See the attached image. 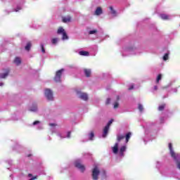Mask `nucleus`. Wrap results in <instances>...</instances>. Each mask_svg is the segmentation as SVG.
Here are the masks:
<instances>
[{"instance_id": "1", "label": "nucleus", "mask_w": 180, "mask_h": 180, "mask_svg": "<svg viewBox=\"0 0 180 180\" xmlns=\"http://www.w3.org/2000/svg\"><path fill=\"white\" fill-rule=\"evenodd\" d=\"M63 72H64V69H60L56 72V75L53 79L55 82H61V76L63 75Z\"/></svg>"}, {"instance_id": "2", "label": "nucleus", "mask_w": 180, "mask_h": 180, "mask_svg": "<svg viewBox=\"0 0 180 180\" xmlns=\"http://www.w3.org/2000/svg\"><path fill=\"white\" fill-rule=\"evenodd\" d=\"M99 174H101V171L98 166H95L94 168L92 169V179L94 180H98L99 176Z\"/></svg>"}, {"instance_id": "3", "label": "nucleus", "mask_w": 180, "mask_h": 180, "mask_svg": "<svg viewBox=\"0 0 180 180\" xmlns=\"http://www.w3.org/2000/svg\"><path fill=\"white\" fill-rule=\"evenodd\" d=\"M58 34H63L62 39L63 40H68V35H67V32H65V30L63 28V27H60L57 31Z\"/></svg>"}, {"instance_id": "4", "label": "nucleus", "mask_w": 180, "mask_h": 180, "mask_svg": "<svg viewBox=\"0 0 180 180\" xmlns=\"http://www.w3.org/2000/svg\"><path fill=\"white\" fill-rule=\"evenodd\" d=\"M45 96L48 99V101H53V91L49 89H45Z\"/></svg>"}, {"instance_id": "5", "label": "nucleus", "mask_w": 180, "mask_h": 180, "mask_svg": "<svg viewBox=\"0 0 180 180\" xmlns=\"http://www.w3.org/2000/svg\"><path fill=\"white\" fill-rule=\"evenodd\" d=\"M75 167H76V168H78L79 169H80V171H82V172H84V171H85V166L84 165L81 164L79 160H77L75 162Z\"/></svg>"}, {"instance_id": "6", "label": "nucleus", "mask_w": 180, "mask_h": 180, "mask_svg": "<svg viewBox=\"0 0 180 180\" xmlns=\"http://www.w3.org/2000/svg\"><path fill=\"white\" fill-rule=\"evenodd\" d=\"M170 155L172 158H173L175 162H178L180 160V155L179 153H176L174 151H172L170 153Z\"/></svg>"}, {"instance_id": "7", "label": "nucleus", "mask_w": 180, "mask_h": 180, "mask_svg": "<svg viewBox=\"0 0 180 180\" xmlns=\"http://www.w3.org/2000/svg\"><path fill=\"white\" fill-rule=\"evenodd\" d=\"M77 95H79V98L82 99V101H88V94H86V93H81V91H77Z\"/></svg>"}, {"instance_id": "8", "label": "nucleus", "mask_w": 180, "mask_h": 180, "mask_svg": "<svg viewBox=\"0 0 180 180\" xmlns=\"http://www.w3.org/2000/svg\"><path fill=\"white\" fill-rule=\"evenodd\" d=\"M112 153L114 154H117V153H119V143H116L114 146V147L112 148Z\"/></svg>"}, {"instance_id": "9", "label": "nucleus", "mask_w": 180, "mask_h": 180, "mask_svg": "<svg viewBox=\"0 0 180 180\" xmlns=\"http://www.w3.org/2000/svg\"><path fill=\"white\" fill-rule=\"evenodd\" d=\"M103 13V11H102V8L98 7L96 9L95 15H96L97 16H99V15H102Z\"/></svg>"}, {"instance_id": "10", "label": "nucleus", "mask_w": 180, "mask_h": 180, "mask_svg": "<svg viewBox=\"0 0 180 180\" xmlns=\"http://www.w3.org/2000/svg\"><path fill=\"white\" fill-rule=\"evenodd\" d=\"M108 132H109V127L105 126L103 129V137L104 139L108 136Z\"/></svg>"}, {"instance_id": "11", "label": "nucleus", "mask_w": 180, "mask_h": 180, "mask_svg": "<svg viewBox=\"0 0 180 180\" xmlns=\"http://www.w3.org/2000/svg\"><path fill=\"white\" fill-rule=\"evenodd\" d=\"M8 75H9V70H6L4 73L0 75V78L5 79Z\"/></svg>"}, {"instance_id": "12", "label": "nucleus", "mask_w": 180, "mask_h": 180, "mask_svg": "<svg viewBox=\"0 0 180 180\" xmlns=\"http://www.w3.org/2000/svg\"><path fill=\"white\" fill-rule=\"evenodd\" d=\"M84 71L85 76L87 77V78H89L91 74V69H84Z\"/></svg>"}, {"instance_id": "13", "label": "nucleus", "mask_w": 180, "mask_h": 180, "mask_svg": "<svg viewBox=\"0 0 180 180\" xmlns=\"http://www.w3.org/2000/svg\"><path fill=\"white\" fill-rule=\"evenodd\" d=\"M14 63L16 64V65H20V64L22 63L20 58L16 57L14 60Z\"/></svg>"}, {"instance_id": "14", "label": "nucleus", "mask_w": 180, "mask_h": 180, "mask_svg": "<svg viewBox=\"0 0 180 180\" xmlns=\"http://www.w3.org/2000/svg\"><path fill=\"white\" fill-rule=\"evenodd\" d=\"M126 151V146H122L120 148V155L122 156H124V152Z\"/></svg>"}, {"instance_id": "15", "label": "nucleus", "mask_w": 180, "mask_h": 180, "mask_svg": "<svg viewBox=\"0 0 180 180\" xmlns=\"http://www.w3.org/2000/svg\"><path fill=\"white\" fill-rule=\"evenodd\" d=\"M79 56H84L88 57V56H89V52L88 51H80L79 52Z\"/></svg>"}, {"instance_id": "16", "label": "nucleus", "mask_w": 180, "mask_h": 180, "mask_svg": "<svg viewBox=\"0 0 180 180\" xmlns=\"http://www.w3.org/2000/svg\"><path fill=\"white\" fill-rule=\"evenodd\" d=\"M160 18L161 19H162L163 20H168L169 19V17L168 16V15L167 14H161L160 15Z\"/></svg>"}, {"instance_id": "17", "label": "nucleus", "mask_w": 180, "mask_h": 180, "mask_svg": "<svg viewBox=\"0 0 180 180\" xmlns=\"http://www.w3.org/2000/svg\"><path fill=\"white\" fill-rule=\"evenodd\" d=\"M130 137H131V132H128L125 136L126 143H129V140H130Z\"/></svg>"}, {"instance_id": "18", "label": "nucleus", "mask_w": 180, "mask_h": 180, "mask_svg": "<svg viewBox=\"0 0 180 180\" xmlns=\"http://www.w3.org/2000/svg\"><path fill=\"white\" fill-rule=\"evenodd\" d=\"M124 135H117V141L120 143V141H122V140L124 139Z\"/></svg>"}, {"instance_id": "19", "label": "nucleus", "mask_w": 180, "mask_h": 180, "mask_svg": "<svg viewBox=\"0 0 180 180\" xmlns=\"http://www.w3.org/2000/svg\"><path fill=\"white\" fill-rule=\"evenodd\" d=\"M63 23H67V22H71V17H65L63 18Z\"/></svg>"}, {"instance_id": "20", "label": "nucleus", "mask_w": 180, "mask_h": 180, "mask_svg": "<svg viewBox=\"0 0 180 180\" xmlns=\"http://www.w3.org/2000/svg\"><path fill=\"white\" fill-rule=\"evenodd\" d=\"M31 47H32V43L27 42V44L25 46V50H27V51H29L30 50Z\"/></svg>"}, {"instance_id": "21", "label": "nucleus", "mask_w": 180, "mask_h": 180, "mask_svg": "<svg viewBox=\"0 0 180 180\" xmlns=\"http://www.w3.org/2000/svg\"><path fill=\"white\" fill-rule=\"evenodd\" d=\"M110 11H111L112 15H113V16H116V11L113 9L112 6H110Z\"/></svg>"}, {"instance_id": "22", "label": "nucleus", "mask_w": 180, "mask_h": 180, "mask_svg": "<svg viewBox=\"0 0 180 180\" xmlns=\"http://www.w3.org/2000/svg\"><path fill=\"white\" fill-rule=\"evenodd\" d=\"M161 78H162V75L161 74L158 75L156 79L157 84H159L160 81H161Z\"/></svg>"}, {"instance_id": "23", "label": "nucleus", "mask_w": 180, "mask_h": 180, "mask_svg": "<svg viewBox=\"0 0 180 180\" xmlns=\"http://www.w3.org/2000/svg\"><path fill=\"white\" fill-rule=\"evenodd\" d=\"M164 109H165V104H162L161 105H159L158 110L162 111V110H164Z\"/></svg>"}, {"instance_id": "24", "label": "nucleus", "mask_w": 180, "mask_h": 180, "mask_svg": "<svg viewBox=\"0 0 180 180\" xmlns=\"http://www.w3.org/2000/svg\"><path fill=\"white\" fill-rule=\"evenodd\" d=\"M30 110L31 112H36V110H37V105H33L30 109Z\"/></svg>"}, {"instance_id": "25", "label": "nucleus", "mask_w": 180, "mask_h": 180, "mask_svg": "<svg viewBox=\"0 0 180 180\" xmlns=\"http://www.w3.org/2000/svg\"><path fill=\"white\" fill-rule=\"evenodd\" d=\"M94 137H95V134L94 131H91L89 134V140H94Z\"/></svg>"}, {"instance_id": "26", "label": "nucleus", "mask_w": 180, "mask_h": 180, "mask_svg": "<svg viewBox=\"0 0 180 180\" xmlns=\"http://www.w3.org/2000/svg\"><path fill=\"white\" fill-rule=\"evenodd\" d=\"M57 41H58V38H53L51 39L52 44H57Z\"/></svg>"}, {"instance_id": "27", "label": "nucleus", "mask_w": 180, "mask_h": 180, "mask_svg": "<svg viewBox=\"0 0 180 180\" xmlns=\"http://www.w3.org/2000/svg\"><path fill=\"white\" fill-rule=\"evenodd\" d=\"M95 33H98V30H90L89 32V34H95Z\"/></svg>"}, {"instance_id": "28", "label": "nucleus", "mask_w": 180, "mask_h": 180, "mask_svg": "<svg viewBox=\"0 0 180 180\" xmlns=\"http://www.w3.org/2000/svg\"><path fill=\"white\" fill-rule=\"evenodd\" d=\"M169 54L168 53H165V55H164V56H163V60H164V61H167V60H168V58H169Z\"/></svg>"}, {"instance_id": "29", "label": "nucleus", "mask_w": 180, "mask_h": 180, "mask_svg": "<svg viewBox=\"0 0 180 180\" xmlns=\"http://www.w3.org/2000/svg\"><path fill=\"white\" fill-rule=\"evenodd\" d=\"M138 109L140 112H143V110H144V108H143V105L139 104Z\"/></svg>"}, {"instance_id": "30", "label": "nucleus", "mask_w": 180, "mask_h": 180, "mask_svg": "<svg viewBox=\"0 0 180 180\" xmlns=\"http://www.w3.org/2000/svg\"><path fill=\"white\" fill-rule=\"evenodd\" d=\"M113 123V120H110L108 122V124H107V125L105 126V127H110V124H112Z\"/></svg>"}, {"instance_id": "31", "label": "nucleus", "mask_w": 180, "mask_h": 180, "mask_svg": "<svg viewBox=\"0 0 180 180\" xmlns=\"http://www.w3.org/2000/svg\"><path fill=\"white\" fill-rule=\"evenodd\" d=\"M169 148L170 153H172V151H174V149H172V143H169Z\"/></svg>"}, {"instance_id": "32", "label": "nucleus", "mask_w": 180, "mask_h": 180, "mask_svg": "<svg viewBox=\"0 0 180 180\" xmlns=\"http://www.w3.org/2000/svg\"><path fill=\"white\" fill-rule=\"evenodd\" d=\"M41 49L42 53H46V49H44V45L41 44Z\"/></svg>"}, {"instance_id": "33", "label": "nucleus", "mask_w": 180, "mask_h": 180, "mask_svg": "<svg viewBox=\"0 0 180 180\" xmlns=\"http://www.w3.org/2000/svg\"><path fill=\"white\" fill-rule=\"evenodd\" d=\"M114 108H115V109H117V108H119V103L115 102L114 103Z\"/></svg>"}, {"instance_id": "34", "label": "nucleus", "mask_w": 180, "mask_h": 180, "mask_svg": "<svg viewBox=\"0 0 180 180\" xmlns=\"http://www.w3.org/2000/svg\"><path fill=\"white\" fill-rule=\"evenodd\" d=\"M176 167H177L178 169L180 170V160L176 162Z\"/></svg>"}, {"instance_id": "35", "label": "nucleus", "mask_w": 180, "mask_h": 180, "mask_svg": "<svg viewBox=\"0 0 180 180\" xmlns=\"http://www.w3.org/2000/svg\"><path fill=\"white\" fill-rule=\"evenodd\" d=\"M105 103L109 105V103H110V98H107Z\"/></svg>"}, {"instance_id": "36", "label": "nucleus", "mask_w": 180, "mask_h": 180, "mask_svg": "<svg viewBox=\"0 0 180 180\" xmlns=\"http://www.w3.org/2000/svg\"><path fill=\"white\" fill-rule=\"evenodd\" d=\"M39 123H40L39 121H35V122H33V125L36 126V124H39Z\"/></svg>"}, {"instance_id": "37", "label": "nucleus", "mask_w": 180, "mask_h": 180, "mask_svg": "<svg viewBox=\"0 0 180 180\" xmlns=\"http://www.w3.org/2000/svg\"><path fill=\"white\" fill-rule=\"evenodd\" d=\"M67 137H68V139H70V137H71V131L68 132Z\"/></svg>"}, {"instance_id": "38", "label": "nucleus", "mask_w": 180, "mask_h": 180, "mask_svg": "<svg viewBox=\"0 0 180 180\" xmlns=\"http://www.w3.org/2000/svg\"><path fill=\"white\" fill-rule=\"evenodd\" d=\"M131 89H134V85L130 86V87L129 88V91H131Z\"/></svg>"}, {"instance_id": "39", "label": "nucleus", "mask_w": 180, "mask_h": 180, "mask_svg": "<svg viewBox=\"0 0 180 180\" xmlns=\"http://www.w3.org/2000/svg\"><path fill=\"white\" fill-rule=\"evenodd\" d=\"M158 89V86H154V90H155V91H157Z\"/></svg>"}, {"instance_id": "40", "label": "nucleus", "mask_w": 180, "mask_h": 180, "mask_svg": "<svg viewBox=\"0 0 180 180\" xmlns=\"http://www.w3.org/2000/svg\"><path fill=\"white\" fill-rule=\"evenodd\" d=\"M49 126H51V127H53V126H56V124L51 123V124H49Z\"/></svg>"}, {"instance_id": "41", "label": "nucleus", "mask_w": 180, "mask_h": 180, "mask_svg": "<svg viewBox=\"0 0 180 180\" xmlns=\"http://www.w3.org/2000/svg\"><path fill=\"white\" fill-rule=\"evenodd\" d=\"M28 176H29V178H31V176H33V174H28Z\"/></svg>"}, {"instance_id": "42", "label": "nucleus", "mask_w": 180, "mask_h": 180, "mask_svg": "<svg viewBox=\"0 0 180 180\" xmlns=\"http://www.w3.org/2000/svg\"><path fill=\"white\" fill-rule=\"evenodd\" d=\"M117 101H119V99H120L119 96H117Z\"/></svg>"}, {"instance_id": "43", "label": "nucleus", "mask_w": 180, "mask_h": 180, "mask_svg": "<svg viewBox=\"0 0 180 180\" xmlns=\"http://www.w3.org/2000/svg\"><path fill=\"white\" fill-rule=\"evenodd\" d=\"M161 120H164V118H161Z\"/></svg>"}, {"instance_id": "44", "label": "nucleus", "mask_w": 180, "mask_h": 180, "mask_svg": "<svg viewBox=\"0 0 180 180\" xmlns=\"http://www.w3.org/2000/svg\"><path fill=\"white\" fill-rule=\"evenodd\" d=\"M32 155H28V157H30Z\"/></svg>"}, {"instance_id": "45", "label": "nucleus", "mask_w": 180, "mask_h": 180, "mask_svg": "<svg viewBox=\"0 0 180 180\" xmlns=\"http://www.w3.org/2000/svg\"><path fill=\"white\" fill-rule=\"evenodd\" d=\"M15 12H18V10H16Z\"/></svg>"}]
</instances>
